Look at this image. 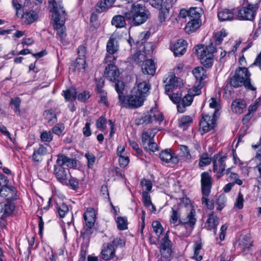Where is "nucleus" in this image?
Segmentation results:
<instances>
[{"label":"nucleus","instance_id":"nucleus-49","mask_svg":"<svg viewBox=\"0 0 261 261\" xmlns=\"http://www.w3.org/2000/svg\"><path fill=\"white\" fill-rule=\"evenodd\" d=\"M117 226L119 230H125L127 228V223L126 219L118 217L116 220Z\"/></svg>","mask_w":261,"mask_h":261},{"label":"nucleus","instance_id":"nucleus-61","mask_svg":"<svg viewBox=\"0 0 261 261\" xmlns=\"http://www.w3.org/2000/svg\"><path fill=\"white\" fill-rule=\"evenodd\" d=\"M64 128V125L63 124H58L51 129L52 133L59 136L62 133Z\"/></svg>","mask_w":261,"mask_h":261},{"label":"nucleus","instance_id":"nucleus-52","mask_svg":"<svg viewBox=\"0 0 261 261\" xmlns=\"http://www.w3.org/2000/svg\"><path fill=\"white\" fill-rule=\"evenodd\" d=\"M87 160V166L89 168L92 169L93 167L94 163L96 162V158L95 155L89 152H87L85 155Z\"/></svg>","mask_w":261,"mask_h":261},{"label":"nucleus","instance_id":"nucleus-47","mask_svg":"<svg viewBox=\"0 0 261 261\" xmlns=\"http://www.w3.org/2000/svg\"><path fill=\"white\" fill-rule=\"evenodd\" d=\"M212 162V158L209 157L208 154L206 152L203 153L200 156L199 165L201 167L205 166Z\"/></svg>","mask_w":261,"mask_h":261},{"label":"nucleus","instance_id":"nucleus-39","mask_svg":"<svg viewBox=\"0 0 261 261\" xmlns=\"http://www.w3.org/2000/svg\"><path fill=\"white\" fill-rule=\"evenodd\" d=\"M76 89L71 88L63 91V95L66 101L74 100L76 98Z\"/></svg>","mask_w":261,"mask_h":261},{"label":"nucleus","instance_id":"nucleus-50","mask_svg":"<svg viewBox=\"0 0 261 261\" xmlns=\"http://www.w3.org/2000/svg\"><path fill=\"white\" fill-rule=\"evenodd\" d=\"M40 139L42 142H50L53 139V135L50 131L43 130L41 133Z\"/></svg>","mask_w":261,"mask_h":261},{"label":"nucleus","instance_id":"nucleus-19","mask_svg":"<svg viewBox=\"0 0 261 261\" xmlns=\"http://www.w3.org/2000/svg\"><path fill=\"white\" fill-rule=\"evenodd\" d=\"M187 43L182 39L178 40L173 45V51L175 57L184 55L186 51Z\"/></svg>","mask_w":261,"mask_h":261},{"label":"nucleus","instance_id":"nucleus-36","mask_svg":"<svg viewBox=\"0 0 261 261\" xmlns=\"http://www.w3.org/2000/svg\"><path fill=\"white\" fill-rule=\"evenodd\" d=\"M154 134L150 131H146L142 133V142L144 148H146V146L153 141Z\"/></svg>","mask_w":261,"mask_h":261},{"label":"nucleus","instance_id":"nucleus-41","mask_svg":"<svg viewBox=\"0 0 261 261\" xmlns=\"http://www.w3.org/2000/svg\"><path fill=\"white\" fill-rule=\"evenodd\" d=\"M20 103L21 99L19 97L13 98L11 99L10 102V105L11 106V108L17 115H19L20 113Z\"/></svg>","mask_w":261,"mask_h":261},{"label":"nucleus","instance_id":"nucleus-23","mask_svg":"<svg viewBox=\"0 0 261 261\" xmlns=\"http://www.w3.org/2000/svg\"><path fill=\"white\" fill-rule=\"evenodd\" d=\"M246 103L244 100L242 99H236L231 103L232 111L237 114H241L246 110Z\"/></svg>","mask_w":261,"mask_h":261},{"label":"nucleus","instance_id":"nucleus-17","mask_svg":"<svg viewBox=\"0 0 261 261\" xmlns=\"http://www.w3.org/2000/svg\"><path fill=\"white\" fill-rule=\"evenodd\" d=\"M105 74L110 81L116 82L119 76V71L114 64H109L105 68Z\"/></svg>","mask_w":261,"mask_h":261},{"label":"nucleus","instance_id":"nucleus-25","mask_svg":"<svg viewBox=\"0 0 261 261\" xmlns=\"http://www.w3.org/2000/svg\"><path fill=\"white\" fill-rule=\"evenodd\" d=\"M219 224V218L212 212L208 215L206 222V225L208 230H213L214 234L216 233L217 226Z\"/></svg>","mask_w":261,"mask_h":261},{"label":"nucleus","instance_id":"nucleus-34","mask_svg":"<svg viewBox=\"0 0 261 261\" xmlns=\"http://www.w3.org/2000/svg\"><path fill=\"white\" fill-rule=\"evenodd\" d=\"M116 81L117 82H116L115 84V89L118 94V103L119 104L125 96L123 94L124 85L123 82L122 81L118 80Z\"/></svg>","mask_w":261,"mask_h":261},{"label":"nucleus","instance_id":"nucleus-6","mask_svg":"<svg viewBox=\"0 0 261 261\" xmlns=\"http://www.w3.org/2000/svg\"><path fill=\"white\" fill-rule=\"evenodd\" d=\"M95 214L93 208L87 209L84 214L85 226L81 231V237L84 240H89L92 233V228L95 222Z\"/></svg>","mask_w":261,"mask_h":261},{"label":"nucleus","instance_id":"nucleus-5","mask_svg":"<svg viewBox=\"0 0 261 261\" xmlns=\"http://www.w3.org/2000/svg\"><path fill=\"white\" fill-rule=\"evenodd\" d=\"M180 213L179 210L178 209L175 210L174 208H172V214L170 219V223L171 224H175L178 220L179 223L181 225H184L186 228L189 227L191 230L193 229L196 222L195 210L191 208L189 213L187 214L186 217L184 218L180 219Z\"/></svg>","mask_w":261,"mask_h":261},{"label":"nucleus","instance_id":"nucleus-35","mask_svg":"<svg viewBox=\"0 0 261 261\" xmlns=\"http://www.w3.org/2000/svg\"><path fill=\"white\" fill-rule=\"evenodd\" d=\"M125 16L116 15L112 19L111 23L113 25L117 28H123L125 26L126 23L125 21Z\"/></svg>","mask_w":261,"mask_h":261},{"label":"nucleus","instance_id":"nucleus-10","mask_svg":"<svg viewBox=\"0 0 261 261\" xmlns=\"http://www.w3.org/2000/svg\"><path fill=\"white\" fill-rule=\"evenodd\" d=\"M172 244L169 239L168 231H167L161 241V244L159 247L160 252L161 255V261H168L170 259L172 253Z\"/></svg>","mask_w":261,"mask_h":261},{"label":"nucleus","instance_id":"nucleus-28","mask_svg":"<svg viewBox=\"0 0 261 261\" xmlns=\"http://www.w3.org/2000/svg\"><path fill=\"white\" fill-rule=\"evenodd\" d=\"M116 0H101L96 5V11L101 13L112 7Z\"/></svg>","mask_w":261,"mask_h":261},{"label":"nucleus","instance_id":"nucleus-11","mask_svg":"<svg viewBox=\"0 0 261 261\" xmlns=\"http://www.w3.org/2000/svg\"><path fill=\"white\" fill-rule=\"evenodd\" d=\"M163 115L162 113L158 112L156 108H152L149 113L143 116L138 120L137 124L138 125L147 124L152 121L162 122L163 120Z\"/></svg>","mask_w":261,"mask_h":261},{"label":"nucleus","instance_id":"nucleus-18","mask_svg":"<svg viewBox=\"0 0 261 261\" xmlns=\"http://www.w3.org/2000/svg\"><path fill=\"white\" fill-rule=\"evenodd\" d=\"M160 159L165 163L177 164L179 162L178 158L174 155L170 149H166L160 153Z\"/></svg>","mask_w":261,"mask_h":261},{"label":"nucleus","instance_id":"nucleus-54","mask_svg":"<svg viewBox=\"0 0 261 261\" xmlns=\"http://www.w3.org/2000/svg\"><path fill=\"white\" fill-rule=\"evenodd\" d=\"M213 56H209L205 57L199 58L200 59L201 63L203 65L206 67H211L213 63Z\"/></svg>","mask_w":261,"mask_h":261},{"label":"nucleus","instance_id":"nucleus-24","mask_svg":"<svg viewBox=\"0 0 261 261\" xmlns=\"http://www.w3.org/2000/svg\"><path fill=\"white\" fill-rule=\"evenodd\" d=\"M193 101V96L188 94L180 99L179 103L177 105V111L182 113L186 111V108L190 106Z\"/></svg>","mask_w":261,"mask_h":261},{"label":"nucleus","instance_id":"nucleus-42","mask_svg":"<svg viewBox=\"0 0 261 261\" xmlns=\"http://www.w3.org/2000/svg\"><path fill=\"white\" fill-rule=\"evenodd\" d=\"M73 65L79 71L84 70L86 68V58L77 57Z\"/></svg>","mask_w":261,"mask_h":261},{"label":"nucleus","instance_id":"nucleus-30","mask_svg":"<svg viewBox=\"0 0 261 261\" xmlns=\"http://www.w3.org/2000/svg\"><path fill=\"white\" fill-rule=\"evenodd\" d=\"M15 194V188L12 186H2L0 190V196L7 199H11Z\"/></svg>","mask_w":261,"mask_h":261},{"label":"nucleus","instance_id":"nucleus-44","mask_svg":"<svg viewBox=\"0 0 261 261\" xmlns=\"http://www.w3.org/2000/svg\"><path fill=\"white\" fill-rule=\"evenodd\" d=\"M56 209L60 217L63 218L65 215L68 212L69 209L68 206L64 203H56Z\"/></svg>","mask_w":261,"mask_h":261},{"label":"nucleus","instance_id":"nucleus-33","mask_svg":"<svg viewBox=\"0 0 261 261\" xmlns=\"http://www.w3.org/2000/svg\"><path fill=\"white\" fill-rule=\"evenodd\" d=\"M43 115L47 120V124L49 126L53 125L57 121L56 115L53 110H47L45 111Z\"/></svg>","mask_w":261,"mask_h":261},{"label":"nucleus","instance_id":"nucleus-15","mask_svg":"<svg viewBox=\"0 0 261 261\" xmlns=\"http://www.w3.org/2000/svg\"><path fill=\"white\" fill-rule=\"evenodd\" d=\"M115 256V249L110 243L103 244L100 252V257L105 260L113 259Z\"/></svg>","mask_w":261,"mask_h":261},{"label":"nucleus","instance_id":"nucleus-3","mask_svg":"<svg viewBox=\"0 0 261 261\" xmlns=\"http://www.w3.org/2000/svg\"><path fill=\"white\" fill-rule=\"evenodd\" d=\"M251 73L246 67H239L234 74L228 79V83L233 88L244 86L247 90L255 91L256 87L252 84L250 79Z\"/></svg>","mask_w":261,"mask_h":261},{"label":"nucleus","instance_id":"nucleus-16","mask_svg":"<svg viewBox=\"0 0 261 261\" xmlns=\"http://www.w3.org/2000/svg\"><path fill=\"white\" fill-rule=\"evenodd\" d=\"M150 89V85L148 82L143 81L139 82L136 86L134 87L132 90L134 93L138 94L141 96H143L145 98L149 94V91Z\"/></svg>","mask_w":261,"mask_h":261},{"label":"nucleus","instance_id":"nucleus-14","mask_svg":"<svg viewBox=\"0 0 261 261\" xmlns=\"http://www.w3.org/2000/svg\"><path fill=\"white\" fill-rule=\"evenodd\" d=\"M216 48L213 43H211L207 46H205L203 45H198L195 47V54L199 58L213 55V54L216 51Z\"/></svg>","mask_w":261,"mask_h":261},{"label":"nucleus","instance_id":"nucleus-48","mask_svg":"<svg viewBox=\"0 0 261 261\" xmlns=\"http://www.w3.org/2000/svg\"><path fill=\"white\" fill-rule=\"evenodd\" d=\"M226 198L223 194L219 195L216 201V204L218 205L217 210L221 211L225 206Z\"/></svg>","mask_w":261,"mask_h":261},{"label":"nucleus","instance_id":"nucleus-32","mask_svg":"<svg viewBox=\"0 0 261 261\" xmlns=\"http://www.w3.org/2000/svg\"><path fill=\"white\" fill-rule=\"evenodd\" d=\"M200 25L199 20L189 19L185 27V30L186 33L190 34L195 32L199 28Z\"/></svg>","mask_w":261,"mask_h":261},{"label":"nucleus","instance_id":"nucleus-58","mask_svg":"<svg viewBox=\"0 0 261 261\" xmlns=\"http://www.w3.org/2000/svg\"><path fill=\"white\" fill-rule=\"evenodd\" d=\"M208 196H203L201 198V202L202 204L206 205L207 208L210 210L214 209V203L213 200L211 201L207 198Z\"/></svg>","mask_w":261,"mask_h":261},{"label":"nucleus","instance_id":"nucleus-53","mask_svg":"<svg viewBox=\"0 0 261 261\" xmlns=\"http://www.w3.org/2000/svg\"><path fill=\"white\" fill-rule=\"evenodd\" d=\"M152 226L153 231L158 236H160L163 232V228L160 222L155 221L152 222Z\"/></svg>","mask_w":261,"mask_h":261},{"label":"nucleus","instance_id":"nucleus-40","mask_svg":"<svg viewBox=\"0 0 261 261\" xmlns=\"http://www.w3.org/2000/svg\"><path fill=\"white\" fill-rule=\"evenodd\" d=\"M118 50L115 39L110 38L107 44V51L110 54H114Z\"/></svg>","mask_w":261,"mask_h":261},{"label":"nucleus","instance_id":"nucleus-20","mask_svg":"<svg viewBox=\"0 0 261 261\" xmlns=\"http://www.w3.org/2000/svg\"><path fill=\"white\" fill-rule=\"evenodd\" d=\"M142 70L145 74L153 75L156 70L154 61L152 59L145 60L142 64Z\"/></svg>","mask_w":261,"mask_h":261},{"label":"nucleus","instance_id":"nucleus-4","mask_svg":"<svg viewBox=\"0 0 261 261\" xmlns=\"http://www.w3.org/2000/svg\"><path fill=\"white\" fill-rule=\"evenodd\" d=\"M65 165L69 168H74L76 166V162L75 160L64 154H58L56 164L54 166V173L58 180L61 182L66 181L69 172L68 169L64 167Z\"/></svg>","mask_w":261,"mask_h":261},{"label":"nucleus","instance_id":"nucleus-13","mask_svg":"<svg viewBox=\"0 0 261 261\" xmlns=\"http://www.w3.org/2000/svg\"><path fill=\"white\" fill-rule=\"evenodd\" d=\"M201 193L203 196H208L212 187L213 179L207 172H204L201 174Z\"/></svg>","mask_w":261,"mask_h":261},{"label":"nucleus","instance_id":"nucleus-22","mask_svg":"<svg viewBox=\"0 0 261 261\" xmlns=\"http://www.w3.org/2000/svg\"><path fill=\"white\" fill-rule=\"evenodd\" d=\"M169 81L165 86L166 93L172 91L176 87H180L181 84L180 79L176 77L174 74L169 75Z\"/></svg>","mask_w":261,"mask_h":261},{"label":"nucleus","instance_id":"nucleus-59","mask_svg":"<svg viewBox=\"0 0 261 261\" xmlns=\"http://www.w3.org/2000/svg\"><path fill=\"white\" fill-rule=\"evenodd\" d=\"M106 119L102 116L100 117L96 122V126L97 128L103 130L106 129Z\"/></svg>","mask_w":261,"mask_h":261},{"label":"nucleus","instance_id":"nucleus-63","mask_svg":"<svg viewBox=\"0 0 261 261\" xmlns=\"http://www.w3.org/2000/svg\"><path fill=\"white\" fill-rule=\"evenodd\" d=\"M90 125L91 123L90 122H87L85 124V127L83 128V135L85 137H89L92 134Z\"/></svg>","mask_w":261,"mask_h":261},{"label":"nucleus","instance_id":"nucleus-9","mask_svg":"<svg viewBox=\"0 0 261 261\" xmlns=\"http://www.w3.org/2000/svg\"><path fill=\"white\" fill-rule=\"evenodd\" d=\"M258 6L257 4H250L238 9L237 17L240 20H248L252 21L256 14Z\"/></svg>","mask_w":261,"mask_h":261},{"label":"nucleus","instance_id":"nucleus-1","mask_svg":"<svg viewBox=\"0 0 261 261\" xmlns=\"http://www.w3.org/2000/svg\"><path fill=\"white\" fill-rule=\"evenodd\" d=\"M51 6L50 11L52 12V19L54 21V27L57 30V35L64 45L68 44L69 42L66 40L65 28L64 22L67 14L62 4L57 3L55 0L49 2Z\"/></svg>","mask_w":261,"mask_h":261},{"label":"nucleus","instance_id":"nucleus-56","mask_svg":"<svg viewBox=\"0 0 261 261\" xmlns=\"http://www.w3.org/2000/svg\"><path fill=\"white\" fill-rule=\"evenodd\" d=\"M143 202L145 206H150L152 205L151 197L147 191L142 193Z\"/></svg>","mask_w":261,"mask_h":261},{"label":"nucleus","instance_id":"nucleus-37","mask_svg":"<svg viewBox=\"0 0 261 261\" xmlns=\"http://www.w3.org/2000/svg\"><path fill=\"white\" fill-rule=\"evenodd\" d=\"M179 149L180 151L181 156L187 162H190L192 156L190 152L189 147L185 145H179Z\"/></svg>","mask_w":261,"mask_h":261},{"label":"nucleus","instance_id":"nucleus-64","mask_svg":"<svg viewBox=\"0 0 261 261\" xmlns=\"http://www.w3.org/2000/svg\"><path fill=\"white\" fill-rule=\"evenodd\" d=\"M79 185L78 180L74 177H71L69 180V185L74 190H76L79 188Z\"/></svg>","mask_w":261,"mask_h":261},{"label":"nucleus","instance_id":"nucleus-7","mask_svg":"<svg viewBox=\"0 0 261 261\" xmlns=\"http://www.w3.org/2000/svg\"><path fill=\"white\" fill-rule=\"evenodd\" d=\"M227 158L226 154H223L221 152L215 154L212 158L213 171L216 173L217 178H220L224 174Z\"/></svg>","mask_w":261,"mask_h":261},{"label":"nucleus","instance_id":"nucleus-12","mask_svg":"<svg viewBox=\"0 0 261 261\" xmlns=\"http://www.w3.org/2000/svg\"><path fill=\"white\" fill-rule=\"evenodd\" d=\"M200 128L203 134L213 129L216 126V121L214 115L212 116L208 115L203 116L199 123Z\"/></svg>","mask_w":261,"mask_h":261},{"label":"nucleus","instance_id":"nucleus-43","mask_svg":"<svg viewBox=\"0 0 261 261\" xmlns=\"http://www.w3.org/2000/svg\"><path fill=\"white\" fill-rule=\"evenodd\" d=\"M227 35V33L224 29L216 33L214 36V41L216 45L221 44L223 38Z\"/></svg>","mask_w":261,"mask_h":261},{"label":"nucleus","instance_id":"nucleus-38","mask_svg":"<svg viewBox=\"0 0 261 261\" xmlns=\"http://www.w3.org/2000/svg\"><path fill=\"white\" fill-rule=\"evenodd\" d=\"M252 242L249 237L245 236L239 243V246L243 252H246L250 249L252 246Z\"/></svg>","mask_w":261,"mask_h":261},{"label":"nucleus","instance_id":"nucleus-29","mask_svg":"<svg viewBox=\"0 0 261 261\" xmlns=\"http://www.w3.org/2000/svg\"><path fill=\"white\" fill-rule=\"evenodd\" d=\"M37 14L33 11L23 13L21 16L22 21L26 24L32 23L37 19Z\"/></svg>","mask_w":261,"mask_h":261},{"label":"nucleus","instance_id":"nucleus-60","mask_svg":"<svg viewBox=\"0 0 261 261\" xmlns=\"http://www.w3.org/2000/svg\"><path fill=\"white\" fill-rule=\"evenodd\" d=\"M231 180L232 181L231 183H234V185L237 184L239 186H241L243 184V181L242 180L239 178V175L236 173H230L229 176Z\"/></svg>","mask_w":261,"mask_h":261},{"label":"nucleus","instance_id":"nucleus-21","mask_svg":"<svg viewBox=\"0 0 261 261\" xmlns=\"http://www.w3.org/2000/svg\"><path fill=\"white\" fill-rule=\"evenodd\" d=\"M47 152V150L46 147L44 146L42 144H39L37 148L34 149V152L32 154V160L37 162L42 161V157L45 155Z\"/></svg>","mask_w":261,"mask_h":261},{"label":"nucleus","instance_id":"nucleus-46","mask_svg":"<svg viewBox=\"0 0 261 261\" xmlns=\"http://www.w3.org/2000/svg\"><path fill=\"white\" fill-rule=\"evenodd\" d=\"M192 121L191 117L189 116H183L179 123L178 126L179 127L182 128L184 130L187 129V127Z\"/></svg>","mask_w":261,"mask_h":261},{"label":"nucleus","instance_id":"nucleus-31","mask_svg":"<svg viewBox=\"0 0 261 261\" xmlns=\"http://www.w3.org/2000/svg\"><path fill=\"white\" fill-rule=\"evenodd\" d=\"M193 74L197 81H199L198 86L201 85V82L206 77V70L202 67H197L193 70Z\"/></svg>","mask_w":261,"mask_h":261},{"label":"nucleus","instance_id":"nucleus-51","mask_svg":"<svg viewBox=\"0 0 261 261\" xmlns=\"http://www.w3.org/2000/svg\"><path fill=\"white\" fill-rule=\"evenodd\" d=\"M15 206L11 203H7L4 205L3 212V215L7 217L10 215L14 210Z\"/></svg>","mask_w":261,"mask_h":261},{"label":"nucleus","instance_id":"nucleus-26","mask_svg":"<svg viewBox=\"0 0 261 261\" xmlns=\"http://www.w3.org/2000/svg\"><path fill=\"white\" fill-rule=\"evenodd\" d=\"M171 7L170 3H167L166 1L164 2V6L162 8H159L160 12L159 14V20L160 22L162 23L165 21L167 17L168 16L169 13V9Z\"/></svg>","mask_w":261,"mask_h":261},{"label":"nucleus","instance_id":"nucleus-8","mask_svg":"<svg viewBox=\"0 0 261 261\" xmlns=\"http://www.w3.org/2000/svg\"><path fill=\"white\" fill-rule=\"evenodd\" d=\"M145 100V98H143V96H141L131 91L130 94L125 96L119 105L125 108L137 109L143 106Z\"/></svg>","mask_w":261,"mask_h":261},{"label":"nucleus","instance_id":"nucleus-57","mask_svg":"<svg viewBox=\"0 0 261 261\" xmlns=\"http://www.w3.org/2000/svg\"><path fill=\"white\" fill-rule=\"evenodd\" d=\"M169 92L166 93L170 99L175 103H177V105L179 103L180 99L181 97V94L177 92L176 93H173L171 94L168 93Z\"/></svg>","mask_w":261,"mask_h":261},{"label":"nucleus","instance_id":"nucleus-55","mask_svg":"<svg viewBox=\"0 0 261 261\" xmlns=\"http://www.w3.org/2000/svg\"><path fill=\"white\" fill-rule=\"evenodd\" d=\"M244 201L243 195L241 192H239L234 203V206L239 210L242 209L244 206Z\"/></svg>","mask_w":261,"mask_h":261},{"label":"nucleus","instance_id":"nucleus-62","mask_svg":"<svg viewBox=\"0 0 261 261\" xmlns=\"http://www.w3.org/2000/svg\"><path fill=\"white\" fill-rule=\"evenodd\" d=\"M12 4L13 8L16 11V15L17 17L19 16V12H21L22 6L19 3L18 0H12Z\"/></svg>","mask_w":261,"mask_h":261},{"label":"nucleus","instance_id":"nucleus-45","mask_svg":"<svg viewBox=\"0 0 261 261\" xmlns=\"http://www.w3.org/2000/svg\"><path fill=\"white\" fill-rule=\"evenodd\" d=\"M199 11L197 7L190 8L189 10V19L199 20L201 16Z\"/></svg>","mask_w":261,"mask_h":261},{"label":"nucleus","instance_id":"nucleus-2","mask_svg":"<svg viewBox=\"0 0 261 261\" xmlns=\"http://www.w3.org/2000/svg\"><path fill=\"white\" fill-rule=\"evenodd\" d=\"M125 19L130 20L133 25L139 26L150 18L151 13L144 4L138 2L132 5L129 10L124 13Z\"/></svg>","mask_w":261,"mask_h":261},{"label":"nucleus","instance_id":"nucleus-27","mask_svg":"<svg viewBox=\"0 0 261 261\" xmlns=\"http://www.w3.org/2000/svg\"><path fill=\"white\" fill-rule=\"evenodd\" d=\"M218 17L220 21H230L233 19L234 13L229 9H223L218 12Z\"/></svg>","mask_w":261,"mask_h":261}]
</instances>
